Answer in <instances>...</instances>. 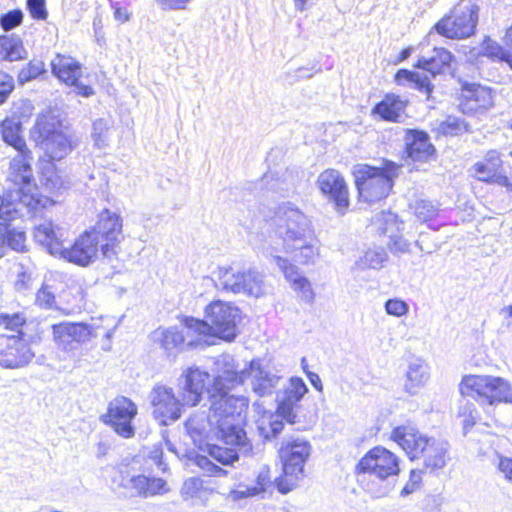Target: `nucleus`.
<instances>
[{
  "label": "nucleus",
  "mask_w": 512,
  "mask_h": 512,
  "mask_svg": "<svg viewBox=\"0 0 512 512\" xmlns=\"http://www.w3.org/2000/svg\"><path fill=\"white\" fill-rule=\"evenodd\" d=\"M415 244L422 252L427 254H430L439 248V245L430 239V235L428 233H420Z\"/></svg>",
  "instance_id": "nucleus-56"
},
{
  "label": "nucleus",
  "mask_w": 512,
  "mask_h": 512,
  "mask_svg": "<svg viewBox=\"0 0 512 512\" xmlns=\"http://www.w3.org/2000/svg\"><path fill=\"white\" fill-rule=\"evenodd\" d=\"M388 254L382 247H375L368 249L364 255L359 259L357 265L361 269H380L387 261Z\"/></svg>",
  "instance_id": "nucleus-43"
},
{
  "label": "nucleus",
  "mask_w": 512,
  "mask_h": 512,
  "mask_svg": "<svg viewBox=\"0 0 512 512\" xmlns=\"http://www.w3.org/2000/svg\"><path fill=\"white\" fill-rule=\"evenodd\" d=\"M13 89L14 82L12 77H9L7 81L0 82V104H3L7 100L9 94L13 91Z\"/></svg>",
  "instance_id": "nucleus-61"
},
{
  "label": "nucleus",
  "mask_w": 512,
  "mask_h": 512,
  "mask_svg": "<svg viewBox=\"0 0 512 512\" xmlns=\"http://www.w3.org/2000/svg\"><path fill=\"white\" fill-rule=\"evenodd\" d=\"M87 232L95 238L103 256L110 258L116 254L114 248L122 238V219L116 213L105 209L99 214L95 226Z\"/></svg>",
  "instance_id": "nucleus-15"
},
{
  "label": "nucleus",
  "mask_w": 512,
  "mask_h": 512,
  "mask_svg": "<svg viewBox=\"0 0 512 512\" xmlns=\"http://www.w3.org/2000/svg\"><path fill=\"white\" fill-rule=\"evenodd\" d=\"M63 125L56 111L41 113L31 129V137L50 161L61 160L72 151L71 139L63 132Z\"/></svg>",
  "instance_id": "nucleus-7"
},
{
  "label": "nucleus",
  "mask_w": 512,
  "mask_h": 512,
  "mask_svg": "<svg viewBox=\"0 0 512 512\" xmlns=\"http://www.w3.org/2000/svg\"><path fill=\"white\" fill-rule=\"evenodd\" d=\"M1 319L3 321V324L6 325L7 328L14 329L15 327L22 324V318H20L18 315H2Z\"/></svg>",
  "instance_id": "nucleus-64"
},
{
  "label": "nucleus",
  "mask_w": 512,
  "mask_h": 512,
  "mask_svg": "<svg viewBox=\"0 0 512 512\" xmlns=\"http://www.w3.org/2000/svg\"><path fill=\"white\" fill-rule=\"evenodd\" d=\"M321 192L329 197L339 212L349 205L348 190L344 178L334 169L323 171L317 180Z\"/></svg>",
  "instance_id": "nucleus-21"
},
{
  "label": "nucleus",
  "mask_w": 512,
  "mask_h": 512,
  "mask_svg": "<svg viewBox=\"0 0 512 512\" xmlns=\"http://www.w3.org/2000/svg\"><path fill=\"white\" fill-rule=\"evenodd\" d=\"M478 180L485 183L497 184L499 186L505 187L507 191L512 192V181L506 175L501 174L499 171L491 174V176H478Z\"/></svg>",
  "instance_id": "nucleus-55"
},
{
  "label": "nucleus",
  "mask_w": 512,
  "mask_h": 512,
  "mask_svg": "<svg viewBox=\"0 0 512 512\" xmlns=\"http://www.w3.org/2000/svg\"><path fill=\"white\" fill-rule=\"evenodd\" d=\"M47 72L45 63L40 59L29 61L18 73L17 81L20 85H24Z\"/></svg>",
  "instance_id": "nucleus-44"
},
{
  "label": "nucleus",
  "mask_w": 512,
  "mask_h": 512,
  "mask_svg": "<svg viewBox=\"0 0 512 512\" xmlns=\"http://www.w3.org/2000/svg\"><path fill=\"white\" fill-rule=\"evenodd\" d=\"M53 335L58 345L64 349H72L73 343H86L98 337L97 330L87 323L62 322L52 326Z\"/></svg>",
  "instance_id": "nucleus-20"
},
{
  "label": "nucleus",
  "mask_w": 512,
  "mask_h": 512,
  "mask_svg": "<svg viewBox=\"0 0 512 512\" xmlns=\"http://www.w3.org/2000/svg\"><path fill=\"white\" fill-rule=\"evenodd\" d=\"M69 86H73L75 92L83 97H90L94 94V89L90 85L80 82V79H77L76 83L70 84Z\"/></svg>",
  "instance_id": "nucleus-63"
},
{
  "label": "nucleus",
  "mask_w": 512,
  "mask_h": 512,
  "mask_svg": "<svg viewBox=\"0 0 512 512\" xmlns=\"http://www.w3.org/2000/svg\"><path fill=\"white\" fill-rule=\"evenodd\" d=\"M34 353L29 343L17 335H0V366L15 369L27 365Z\"/></svg>",
  "instance_id": "nucleus-18"
},
{
  "label": "nucleus",
  "mask_w": 512,
  "mask_h": 512,
  "mask_svg": "<svg viewBox=\"0 0 512 512\" xmlns=\"http://www.w3.org/2000/svg\"><path fill=\"white\" fill-rule=\"evenodd\" d=\"M1 134L5 143L18 151L9 167V179L15 185H31L34 181L31 167L32 153L21 136L22 124L16 118H6L1 124Z\"/></svg>",
  "instance_id": "nucleus-8"
},
{
  "label": "nucleus",
  "mask_w": 512,
  "mask_h": 512,
  "mask_svg": "<svg viewBox=\"0 0 512 512\" xmlns=\"http://www.w3.org/2000/svg\"><path fill=\"white\" fill-rule=\"evenodd\" d=\"M408 101L394 93H387L383 99L374 105L371 114L377 115L387 122H400L405 113Z\"/></svg>",
  "instance_id": "nucleus-29"
},
{
  "label": "nucleus",
  "mask_w": 512,
  "mask_h": 512,
  "mask_svg": "<svg viewBox=\"0 0 512 512\" xmlns=\"http://www.w3.org/2000/svg\"><path fill=\"white\" fill-rule=\"evenodd\" d=\"M152 415L162 426L176 422L182 415V408L186 404L178 399L171 387L157 384L149 393Z\"/></svg>",
  "instance_id": "nucleus-14"
},
{
  "label": "nucleus",
  "mask_w": 512,
  "mask_h": 512,
  "mask_svg": "<svg viewBox=\"0 0 512 512\" xmlns=\"http://www.w3.org/2000/svg\"><path fill=\"white\" fill-rule=\"evenodd\" d=\"M27 9L32 18L44 20L48 16L45 0H27Z\"/></svg>",
  "instance_id": "nucleus-53"
},
{
  "label": "nucleus",
  "mask_w": 512,
  "mask_h": 512,
  "mask_svg": "<svg viewBox=\"0 0 512 512\" xmlns=\"http://www.w3.org/2000/svg\"><path fill=\"white\" fill-rule=\"evenodd\" d=\"M163 9L183 10L186 9L190 0H156Z\"/></svg>",
  "instance_id": "nucleus-60"
},
{
  "label": "nucleus",
  "mask_w": 512,
  "mask_h": 512,
  "mask_svg": "<svg viewBox=\"0 0 512 512\" xmlns=\"http://www.w3.org/2000/svg\"><path fill=\"white\" fill-rule=\"evenodd\" d=\"M99 247L95 238L85 231L75 239L72 246L61 247L59 253L68 262L85 267L95 261Z\"/></svg>",
  "instance_id": "nucleus-22"
},
{
  "label": "nucleus",
  "mask_w": 512,
  "mask_h": 512,
  "mask_svg": "<svg viewBox=\"0 0 512 512\" xmlns=\"http://www.w3.org/2000/svg\"><path fill=\"white\" fill-rule=\"evenodd\" d=\"M222 362L225 367L213 377L211 388L208 389L209 410L212 419L224 430L223 443L237 445L241 452L250 453L252 444L242 427L249 400L243 395L229 394V390L243 383L245 372H238L230 356L223 357Z\"/></svg>",
  "instance_id": "nucleus-1"
},
{
  "label": "nucleus",
  "mask_w": 512,
  "mask_h": 512,
  "mask_svg": "<svg viewBox=\"0 0 512 512\" xmlns=\"http://www.w3.org/2000/svg\"><path fill=\"white\" fill-rule=\"evenodd\" d=\"M498 468L507 479L512 481V458L501 457Z\"/></svg>",
  "instance_id": "nucleus-62"
},
{
  "label": "nucleus",
  "mask_w": 512,
  "mask_h": 512,
  "mask_svg": "<svg viewBox=\"0 0 512 512\" xmlns=\"http://www.w3.org/2000/svg\"><path fill=\"white\" fill-rule=\"evenodd\" d=\"M463 396H469L481 405L512 402V388L500 377L487 375H470L463 378L460 384Z\"/></svg>",
  "instance_id": "nucleus-10"
},
{
  "label": "nucleus",
  "mask_w": 512,
  "mask_h": 512,
  "mask_svg": "<svg viewBox=\"0 0 512 512\" xmlns=\"http://www.w3.org/2000/svg\"><path fill=\"white\" fill-rule=\"evenodd\" d=\"M183 330L177 327H169L167 329H158L154 332V339L158 342L161 348L164 349L167 356H175L183 351L185 347H195L200 343L199 339H190V334H196L194 331L189 330L185 325Z\"/></svg>",
  "instance_id": "nucleus-23"
},
{
  "label": "nucleus",
  "mask_w": 512,
  "mask_h": 512,
  "mask_svg": "<svg viewBox=\"0 0 512 512\" xmlns=\"http://www.w3.org/2000/svg\"><path fill=\"white\" fill-rule=\"evenodd\" d=\"M240 294L260 297L264 294V280L263 275L255 269L239 270Z\"/></svg>",
  "instance_id": "nucleus-36"
},
{
  "label": "nucleus",
  "mask_w": 512,
  "mask_h": 512,
  "mask_svg": "<svg viewBox=\"0 0 512 512\" xmlns=\"http://www.w3.org/2000/svg\"><path fill=\"white\" fill-rule=\"evenodd\" d=\"M270 225L283 245L304 241L305 237L311 235L307 216L291 202H283L276 208Z\"/></svg>",
  "instance_id": "nucleus-11"
},
{
  "label": "nucleus",
  "mask_w": 512,
  "mask_h": 512,
  "mask_svg": "<svg viewBox=\"0 0 512 512\" xmlns=\"http://www.w3.org/2000/svg\"><path fill=\"white\" fill-rule=\"evenodd\" d=\"M241 372H245L244 379L247 375L250 377L251 389L259 397L272 395L282 381L281 376L261 366L259 360H252L249 363L248 370H242Z\"/></svg>",
  "instance_id": "nucleus-24"
},
{
  "label": "nucleus",
  "mask_w": 512,
  "mask_h": 512,
  "mask_svg": "<svg viewBox=\"0 0 512 512\" xmlns=\"http://www.w3.org/2000/svg\"><path fill=\"white\" fill-rule=\"evenodd\" d=\"M226 445L227 446L224 447L216 444L207 443L205 447L209 457L222 465H232L234 462L239 460L240 454H249L241 452L237 445Z\"/></svg>",
  "instance_id": "nucleus-38"
},
{
  "label": "nucleus",
  "mask_w": 512,
  "mask_h": 512,
  "mask_svg": "<svg viewBox=\"0 0 512 512\" xmlns=\"http://www.w3.org/2000/svg\"><path fill=\"white\" fill-rule=\"evenodd\" d=\"M24 13L21 9H13L0 15V27L5 31H11L23 22Z\"/></svg>",
  "instance_id": "nucleus-47"
},
{
  "label": "nucleus",
  "mask_w": 512,
  "mask_h": 512,
  "mask_svg": "<svg viewBox=\"0 0 512 512\" xmlns=\"http://www.w3.org/2000/svg\"><path fill=\"white\" fill-rule=\"evenodd\" d=\"M213 281L215 287L220 291H225L233 294H240L239 270L233 267H219L217 271L213 272Z\"/></svg>",
  "instance_id": "nucleus-35"
},
{
  "label": "nucleus",
  "mask_w": 512,
  "mask_h": 512,
  "mask_svg": "<svg viewBox=\"0 0 512 512\" xmlns=\"http://www.w3.org/2000/svg\"><path fill=\"white\" fill-rule=\"evenodd\" d=\"M191 460H194V463L205 471L208 475L211 476H222L226 475L227 471L216 465L212 462V460L205 455H201L195 452H191Z\"/></svg>",
  "instance_id": "nucleus-46"
},
{
  "label": "nucleus",
  "mask_w": 512,
  "mask_h": 512,
  "mask_svg": "<svg viewBox=\"0 0 512 512\" xmlns=\"http://www.w3.org/2000/svg\"><path fill=\"white\" fill-rule=\"evenodd\" d=\"M273 261L285 277L292 282L293 289L301 293V298L307 303L313 302L314 292L311 284L307 278L299 275L298 268L287 259L278 255L273 256Z\"/></svg>",
  "instance_id": "nucleus-28"
},
{
  "label": "nucleus",
  "mask_w": 512,
  "mask_h": 512,
  "mask_svg": "<svg viewBox=\"0 0 512 512\" xmlns=\"http://www.w3.org/2000/svg\"><path fill=\"white\" fill-rule=\"evenodd\" d=\"M381 234L389 237L388 247L392 254L401 255L410 251V243L404 239L402 235L398 234L400 226L398 223L397 215L392 212L382 211L377 216Z\"/></svg>",
  "instance_id": "nucleus-27"
},
{
  "label": "nucleus",
  "mask_w": 512,
  "mask_h": 512,
  "mask_svg": "<svg viewBox=\"0 0 512 512\" xmlns=\"http://www.w3.org/2000/svg\"><path fill=\"white\" fill-rule=\"evenodd\" d=\"M137 415V406L126 397H117L108 405L107 413L100 417L101 421L110 425L123 438H131L135 434L132 420Z\"/></svg>",
  "instance_id": "nucleus-16"
},
{
  "label": "nucleus",
  "mask_w": 512,
  "mask_h": 512,
  "mask_svg": "<svg viewBox=\"0 0 512 512\" xmlns=\"http://www.w3.org/2000/svg\"><path fill=\"white\" fill-rule=\"evenodd\" d=\"M406 158L413 162H426L435 153V147L427 132L418 129H407L404 135Z\"/></svg>",
  "instance_id": "nucleus-26"
},
{
  "label": "nucleus",
  "mask_w": 512,
  "mask_h": 512,
  "mask_svg": "<svg viewBox=\"0 0 512 512\" xmlns=\"http://www.w3.org/2000/svg\"><path fill=\"white\" fill-rule=\"evenodd\" d=\"M465 98L474 101L477 107H487L492 102L490 91L481 85L473 84L470 88H465Z\"/></svg>",
  "instance_id": "nucleus-45"
},
{
  "label": "nucleus",
  "mask_w": 512,
  "mask_h": 512,
  "mask_svg": "<svg viewBox=\"0 0 512 512\" xmlns=\"http://www.w3.org/2000/svg\"><path fill=\"white\" fill-rule=\"evenodd\" d=\"M506 52L507 50L490 38H486L482 44V54L492 60L501 61L505 57Z\"/></svg>",
  "instance_id": "nucleus-50"
},
{
  "label": "nucleus",
  "mask_w": 512,
  "mask_h": 512,
  "mask_svg": "<svg viewBox=\"0 0 512 512\" xmlns=\"http://www.w3.org/2000/svg\"><path fill=\"white\" fill-rule=\"evenodd\" d=\"M36 304L41 308H52L55 304V295L48 286H43L36 294Z\"/></svg>",
  "instance_id": "nucleus-54"
},
{
  "label": "nucleus",
  "mask_w": 512,
  "mask_h": 512,
  "mask_svg": "<svg viewBox=\"0 0 512 512\" xmlns=\"http://www.w3.org/2000/svg\"><path fill=\"white\" fill-rule=\"evenodd\" d=\"M421 482V471L411 470L409 481L401 490V496H407L413 493Z\"/></svg>",
  "instance_id": "nucleus-58"
},
{
  "label": "nucleus",
  "mask_w": 512,
  "mask_h": 512,
  "mask_svg": "<svg viewBox=\"0 0 512 512\" xmlns=\"http://www.w3.org/2000/svg\"><path fill=\"white\" fill-rule=\"evenodd\" d=\"M32 281L31 274L26 272L22 265L17 270V279L15 281V288L19 292H24L30 287Z\"/></svg>",
  "instance_id": "nucleus-57"
},
{
  "label": "nucleus",
  "mask_w": 512,
  "mask_h": 512,
  "mask_svg": "<svg viewBox=\"0 0 512 512\" xmlns=\"http://www.w3.org/2000/svg\"><path fill=\"white\" fill-rule=\"evenodd\" d=\"M204 314L203 320L187 316L182 323L198 336H214L226 342L239 334L241 311L231 302L215 300L206 306Z\"/></svg>",
  "instance_id": "nucleus-3"
},
{
  "label": "nucleus",
  "mask_w": 512,
  "mask_h": 512,
  "mask_svg": "<svg viewBox=\"0 0 512 512\" xmlns=\"http://www.w3.org/2000/svg\"><path fill=\"white\" fill-rule=\"evenodd\" d=\"M120 485L130 497L149 498L168 491L167 483L162 478L142 474L122 477Z\"/></svg>",
  "instance_id": "nucleus-25"
},
{
  "label": "nucleus",
  "mask_w": 512,
  "mask_h": 512,
  "mask_svg": "<svg viewBox=\"0 0 512 512\" xmlns=\"http://www.w3.org/2000/svg\"><path fill=\"white\" fill-rule=\"evenodd\" d=\"M35 239L47 246L51 254L60 252L62 244L59 241L56 227L51 221H44L39 224L34 233Z\"/></svg>",
  "instance_id": "nucleus-39"
},
{
  "label": "nucleus",
  "mask_w": 512,
  "mask_h": 512,
  "mask_svg": "<svg viewBox=\"0 0 512 512\" xmlns=\"http://www.w3.org/2000/svg\"><path fill=\"white\" fill-rule=\"evenodd\" d=\"M307 392L308 387L300 377H291L288 382L278 387L275 399L277 415L262 419L258 426L259 433L265 440L276 439L284 430L285 425L279 417L291 425L295 423V409Z\"/></svg>",
  "instance_id": "nucleus-5"
},
{
  "label": "nucleus",
  "mask_w": 512,
  "mask_h": 512,
  "mask_svg": "<svg viewBox=\"0 0 512 512\" xmlns=\"http://www.w3.org/2000/svg\"><path fill=\"white\" fill-rule=\"evenodd\" d=\"M399 169L400 166L390 160H383L380 167L359 165L354 171V177L360 199L374 203L386 198L394 185V179L399 175Z\"/></svg>",
  "instance_id": "nucleus-6"
},
{
  "label": "nucleus",
  "mask_w": 512,
  "mask_h": 512,
  "mask_svg": "<svg viewBox=\"0 0 512 512\" xmlns=\"http://www.w3.org/2000/svg\"><path fill=\"white\" fill-rule=\"evenodd\" d=\"M107 123L104 119H97L93 123L92 137L95 145L98 148H104L107 146Z\"/></svg>",
  "instance_id": "nucleus-51"
},
{
  "label": "nucleus",
  "mask_w": 512,
  "mask_h": 512,
  "mask_svg": "<svg viewBox=\"0 0 512 512\" xmlns=\"http://www.w3.org/2000/svg\"><path fill=\"white\" fill-rule=\"evenodd\" d=\"M391 438L406 452L411 460L421 458L423 468L426 471L442 470L451 460L448 441L423 435L412 426L394 428Z\"/></svg>",
  "instance_id": "nucleus-2"
},
{
  "label": "nucleus",
  "mask_w": 512,
  "mask_h": 512,
  "mask_svg": "<svg viewBox=\"0 0 512 512\" xmlns=\"http://www.w3.org/2000/svg\"><path fill=\"white\" fill-rule=\"evenodd\" d=\"M16 186L17 189L0 196V221L31 216L39 207H43L42 200L31 192L32 184Z\"/></svg>",
  "instance_id": "nucleus-13"
},
{
  "label": "nucleus",
  "mask_w": 512,
  "mask_h": 512,
  "mask_svg": "<svg viewBox=\"0 0 512 512\" xmlns=\"http://www.w3.org/2000/svg\"><path fill=\"white\" fill-rule=\"evenodd\" d=\"M211 383L210 375L196 368H188L179 379L182 401L187 406H196L202 399L204 391L208 392Z\"/></svg>",
  "instance_id": "nucleus-19"
},
{
  "label": "nucleus",
  "mask_w": 512,
  "mask_h": 512,
  "mask_svg": "<svg viewBox=\"0 0 512 512\" xmlns=\"http://www.w3.org/2000/svg\"><path fill=\"white\" fill-rule=\"evenodd\" d=\"M484 162L474 164L478 176H491L502 169L503 161L497 150H489L484 157Z\"/></svg>",
  "instance_id": "nucleus-42"
},
{
  "label": "nucleus",
  "mask_w": 512,
  "mask_h": 512,
  "mask_svg": "<svg viewBox=\"0 0 512 512\" xmlns=\"http://www.w3.org/2000/svg\"><path fill=\"white\" fill-rule=\"evenodd\" d=\"M258 493H259V489L256 486H253V487H248L243 490H233L230 492L229 497L233 501H238V500L247 498L249 496L257 495Z\"/></svg>",
  "instance_id": "nucleus-59"
},
{
  "label": "nucleus",
  "mask_w": 512,
  "mask_h": 512,
  "mask_svg": "<svg viewBox=\"0 0 512 512\" xmlns=\"http://www.w3.org/2000/svg\"><path fill=\"white\" fill-rule=\"evenodd\" d=\"M11 222L0 221V258L4 256L6 247L17 252H22L25 249V232Z\"/></svg>",
  "instance_id": "nucleus-30"
},
{
  "label": "nucleus",
  "mask_w": 512,
  "mask_h": 512,
  "mask_svg": "<svg viewBox=\"0 0 512 512\" xmlns=\"http://www.w3.org/2000/svg\"><path fill=\"white\" fill-rule=\"evenodd\" d=\"M414 212L419 220L426 222L436 215L437 210L431 201L422 199L415 202Z\"/></svg>",
  "instance_id": "nucleus-49"
},
{
  "label": "nucleus",
  "mask_w": 512,
  "mask_h": 512,
  "mask_svg": "<svg viewBox=\"0 0 512 512\" xmlns=\"http://www.w3.org/2000/svg\"><path fill=\"white\" fill-rule=\"evenodd\" d=\"M185 430L194 445L201 450L214 438L223 441L224 430L212 419L210 411H199L191 415L185 421Z\"/></svg>",
  "instance_id": "nucleus-17"
},
{
  "label": "nucleus",
  "mask_w": 512,
  "mask_h": 512,
  "mask_svg": "<svg viewBox=\"0 0 512 512\" xmlns=\"http://www.w3.org/2000/svg\"><path fill=\"white\" fill-rule=\"evenodd\" d=\"M384 308L387 314L396 317H401L407 314L409 311L408 304L405 301L398 298L387 300L385 302Z\"/></svg>",
  "instance_id": "nucleus-52"
},
{
  "label": "nucleus",
  "mask_w": 512,
  "mask_h": 512,
  "mask_svg": "<svg viewBox=\"0 0 512 512\" xmlns=\"http://www.w3.org/2000/svg\"><path fill=\"white\" fill-rule=\"evenodd\" d=\"M309 237H305L304 241H295L283 245L287 253H294L293 259L300 264L313 263L318 255V248L308 241Z\"/></svg>",
  "instance_id": "nucleus-37"
},
{
  "label": "nucleus",
  "mask_w": 512,
  "mask_h": 512,
  "mask_svg": "<svg viewBox=\"0 0 512 512\" xmlns=\"http://www.w3.org/2000/svg\"><path fill=\"white\" fill-rule=\"evenodd\" d=\"M358 473L368 475L366 490L375 498L386 496L400 472L398 457L388 449L377 446L369 450L357 464Z\"/></svg>",
  "instance_id": "nucleus-4"
},
{
  "label": "nucleus",
  "mask_w": 512,
  "mask_h": 512,
  "mask_svg": "<svg viewBox=\"0 0 512 512\" xmlns=\"http://www.w3.org/2000/svg\"><path fill=\"white\" fill-rule=\"evenodd\" d=\"M395 79L398 84L403 85L405 82L413 84V87L425 94H430L433 90L430 77L426 73L414 72L407 69H400Z\"/></svg>",
  "instance_id": "nucleus-40"
},
{
  "label": "nucleus",
  "mask_w": 512,
  "mask_h": 512,
  "mask_svg": "<svg viewBox=\"0 0 512 512\" xmlns=\"http://www.w3.org/2000/svg\"><path fill=\"white\" fill-rule=\"evenodd\" d=\"M454 56L445 48H434L433 55L429 58L422 57L417 62V67L435 77L444 74L451 69Z\"/></svg>",
  "instance_id": "nucleus-31"
},
{
  "label": "nucleus",
  "mask_w": 512,
  "mask_h": 512,
  "mask_svg": "<svg viewBox=\"0 0 512 512\" xmlns=\"http://www.w3.org/2000/svg\"><path fill=\"white\" fill-rule=\"evenodd\" d=\"M479 7L471 0L459 2L451 14L439 20L434 29L444 37L465 39L475 33L478 23Z\"/></svg>",
  "instance_id": "nucleus-12"
},
{
  "label": "nucleus",
  "mask_w": 512,
  "mask_h": 512,
  "mask_svg": "<svg viewBox=\"0 0 512 512\" xmlns=\"http://www.w3.org/2000/svg\"><path fill=\"white\" fill-rule=\"evenodd\" d=\"M311 446L301 438H284L278 449L283 464V477L277 480V489L286 494L297 486L299 477L303 474L304 464L310 455Z\"/></svg>",
  "instance_id": "nucleus-9"
},
{
  "label": "nucleus",
  "mask_w": 512,
  "mask_h": 512,
  "mask_svg": "<svg viewBox=\"0 0 512 512\" xmlns=\"http://www.w3.org/2000/svg\"><path fill=\"white\" fill-rule=\"evenodd\" d=\"M53 75L67 85L77 82L80 79L82 70L81 65L71 57L57 54L51 61Z\"/></svg>",
  "instance_id": "nucleus-32"
},
{
  "label": "nucleus",
  "mask_w": 512,
  "mask_h": 512,
  "mask_svg": "<svg viewBox=\"0 0 512 512\" xmlns=\"http://www.w3.org/2000/svg\"><path fill=\"white\" fill-rule=\"evenodd\" d=\"M28 57L22 38L17 34L0 35V60L14 62Z\"/></svg>",
  "instance_id": "nucleus-33"
},
{
  "label": "nucleus",
  "mask_w": 512,
  "mask_h": 512,
  "mask_svg": "<svg viewBox=\"0 0 512 512\" xmlns=\"http://www.w3.org/2000/svg\"><path fill=\"white\" fill-rule=\"evenodd\" d=\"M429 379L428 366L420 359L410 362L406 372L405 391L414 395Z\"/></svg>",
  "instance_id": "nucleus-34"
},
{
  "label": "nucleus",
  "mask_w": 512,
  "mask_h": 512,
  "mask_svg": "<svg viewBox=\"0 0 512 512\" xmlns=\"http://www.w3.org/2000/svg\"><path fill=\"white\" fill-rule=\"evenodd\" d=\"M261 182L266 186V189L281 195H285L294 189V182L292 176L286 170L281 176L278 174L267 173L261 179Z\"/></svg>",
  "instance_id": "nucleus-41"
},
{
  "label": "nucleus",
  "mask_w": 512,
  "mask_h": 512,
  "mask_svg": "<svg viewBox=\"0 0 512 512\" xmlns=\"http://www.w3.org/2000/svg\"><path fill=\"white\" fill-rule=\"evenodd\" d=\"M459 416L463 418V432L466 434L476 423L478 412L473 402L467 401L461 405Z\"/></svg>",
  "instance_id": "nucleus-48"
}]
</instances>
